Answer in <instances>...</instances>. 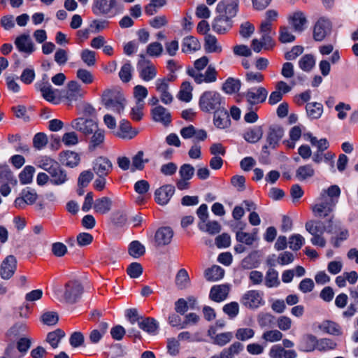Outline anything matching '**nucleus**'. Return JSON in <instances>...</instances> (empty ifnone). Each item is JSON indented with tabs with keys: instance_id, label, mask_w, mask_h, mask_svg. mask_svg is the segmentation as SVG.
<instances>
[{
	"instance_id": "1",
	"label": "nucleus",
	"mask_w": 358,
	"mask_h": 358,
	"mask_svg": "<svg viewBox=\"0 0 358 358\" xmlns=\"http://www.w3.org/2000/svg\"><path fill=\"white\" fill-rule=\"evenodd\" d=\"M199 106L204 113H215L225 106V100L216 91H205L199 98Z\"/></svg>"
},
{
	"instance_id": "2",
	"label": "nucleus",
	"mask_w": 358,
	"mask_h": 358,
	"mask_svg": "<svg viewBox=\"0 0 358 358\" xmlns=\"http://www.w3.org/2000/svg\"><path fill=\"white\" fill-rule=\"evenodd\" d=\"M60 301L67 303H75L81 297L83 293V287L77 280H71L65 283L62 290L55 291Z\"/></svg>"
},
{
	"instance_id": "3",
	"label": "nucleus",
	"mask_w": 358,
	"mask_h": 358,
	"mask_svg": "<svg viewBox=\"0 0 358 358\" xmlns=\"http://www.w3.org/2000/svg\"><path fill=\"white\" fill-rule=\"evenodd\" d=\"M103 101L106 108L121 114L126 106L124 94L120 91H108L103 96Z\"/></svg>"
},
{
	"instance_id": "4",
	"label": "nucleus",
	"mask_w": 358,
	"mask_h": 358,
	"mask_svg": "<svg viewBox=\"0 0 358 358\" xmlns=\"http://www.w3.org/2000/svg\"><path fill=\"white\" fill-rule=\"evenodd\" d=\"M38 166L48 172L55 179H66V173L57 162L48 156H43L38 160Z\"/></svg>"
},
{
	"instance_id": "5",
	"label": "nucleus",
	"mask_w": 358,
	"mask_h": 358,
	"mask_svg": "<svg viewBox=\"0 0 358 358\" xmlns=\"http://www.w3.org/2000/svg\"><path fill=\"white\" fill-rule=\"evenodd\" d=\"M318 199L319 203L312 207L313 212L316 217H325L333 211L337 201L332 198H328L326 191H322Z\"/></svg>"
},
{
	"instance_id": "6",
	"label": "nucleus",
	"mask_w": 358,
	"mask_h": 358,
	"mask_svg": "<svg viewBox=\"0 0 358 358\" xmlns=\"http://www.w3.org/2000/svg\"><path fill=\"white\" fill-rule=\"evenodd\" d=\"M241 303L250 309H257L264 305V293L258 290L247 291L241 297Z\"/></svg>"
},
{
	"instance_id": "7",
	"label": "nucleus",
	"mask_w": 358,
	"mask_h": 358,
	"mask_svg": "<svg viewBox=\"0 0 358 358\" xmlns=\"http://www.w3.org/2000/svg\"><path fill=\"white\" fill-rule=\"evenodd\" d=\"M267 96L268 91L264 87L250 88L244 94V96L251 108L255 105L264 103Z\"/></svg>"
},
{
	"instance_id": "8",
	"label": "nucleus",
	"mask_w": 358,
	"mask_h": 358,
	"mask_svg": "<svg viewBox=\"0 0 358 358\" xmlns=\"http://www.w3.org/2000/svg\"><path fill=\"white\" fill-rule=\"evenodd\" d=\"M331 23L325 17H320L317 20L313 27V38L316 41H323L331 31Z\"/></svg>"
},
{
	"instance_id": "9",
	"label": "nucleus",
	"mask_w": 358,
	"mask_h": 358,
	"mask_svg": "<svg viewBox=\"0 0 358 358\" xmlns=\"http://www.w3.org/2000/svg\"><path fill=\"white\" fill-rule=\"evenodd\" d=\"M143 59L138 62L137 68L140 78L144 81L148 82L153 80L157 73L155 66L149 60L144 59V56L141 55Z\"/></svg>"
},
{
	"instance_id": "10",
	"label": "nucleus",
	"mask_w": 358,
	"mask_h": 358,
	"mask_svg": "<svg viewBox=\"0 0 358 358\" xmlns=\"http://www.w3.org/2000/svg\"><path fill=\"white\" fill-rule=\"evenodd\" d=\"M169 83L168 78H158L155 81L156 90L159 94L161 101L165 105H169L173 101V96L169 92Z\"/></svg>"
},
{
	"instance_id": "11",
	"label": "nucleus",
	"mask_w": 358,
	"mask_h": 358,
	"mask_svg": "<svg viewBox=\"0 0 358 358\" xmlns=\"http://www.w3.org/2000/svg\"><path fill=\"white\" fill-rule=\"evenodd\" d=\"M71 127L85 136L91 135L98 127V124L92 119L78 117L71 122Z\"/></svg>"
},
{
	"instance_id": "12",
	"label": "nucleus",
	"mask_w": 358,
	"mask_h": 358,
	"mask_svg": "<svg viewBox=\"0 0 358 358\" xmlns=\"http://www.w3.org/2000/svg\"><path fill=\"white\" fill-rule=\"evenodd\" d=\"M238 10V0H221L217 5V14H222L229 17H234Z\"/></svg>"
},
{
	"instance_id": "13",
	"label": "nucleus",
	"mask_w": 358,
	"mask_h": 358,
	"mask_svg": "<svg viewBox=\"0 0 358 358\" xmlns=\"http://www.w3.org/2000/svg\"><path fill=\"white\" fill-rule=\"evenodd\" d=\"M92 169L98 177L103 178L111 172L113 165L108 159L99 157L93 162Z\"/></svg>"
},
{
	"instance_id": "14",
	"label": "nucleus",
	"mask_w": 358,
	"mask_h": 358,
	"mask_svg": "<svg viewBox=\"0 0 358 358\" xmlns=\"http://www.w3.org/2000/svg\"><path fill=\"white\" fill-rule=\"evenodd\" d=\"M283 136V129L278 125H271L268 128L266 142L268 145L263 147L264 150L271 148L275 149Z\"/></svg>"
},
{
	"instance_id": "15",
	"label": "nucleus",
	"mask_w": 358,
	"mask_h": 358,
	"mask_svg": "<svg viewBox=\"0 0 358 358\" xmlns=\"http://www.w3.org/2000/svg\"><path fill=\"white\" fill-rule=\"evenodd\" d=\"M233 25L232 18L222 14H217L215 17L212 27L217 34H224L228 31Z\"/></svg>"
},
{
	"instance_id": "16",
	"label": "nucleus",
	"mask_w": 358,
	"mask_h": 358,
	"mask_svg": "<svg viewBox=\"0 0 358 358\" xmlns=\"http://www.w3.org/2000/svg\"><path fill=\"white\" fill-rule=\"evenodd\" d=\"M292 87L288 85L285 81H278L275 86V90L272 92L268 97V103L275 105L280 102L285 94L289 92Z\"/></svg>"
},
{
	"instance_id": "17",
	"label": "nucleus",
	"mask_w": 358,
	"mask_h": 358,
	"mask_svg": "<svg viewBox=\"0 0 358 358\" xmlns=\"http://www.w3.org/2000/svg\"><path fill=\"white\" fill-rule=\"evenodd\" d=\"M15 45L20 52L28 55L32 54L36 50V47L28 34L17 36L15 40Z\"/></svg>"
},
{
	"instance_id": "18",
	"label": "nucleus",
	"mask_w": 358,
	"mask_h": 358,
	"mask_svg": "<svg viewBox=\"0 0 358 358\" xmlns=\"http://www.w3.org/2000/svg\"><path fill=\"white\" fill-rule=\"evenodd\" d=\"M217 73L215 66L210 64L208 66L204 73L202 71L194 73L192 78L196 84L211 83L217 80Z\"/></svg>"
},
{
	"instance_id": "19",
	"label": "nucleus",
	"mask_w": 358,
	"mask_h": 358,
	"mask_svg": "<svg viewBox=\"0 0 358 358\" xmlns=\"http://www.w3.org/2000/svg\"><path fill=\"white\" fill-rule=\"evenodd\" d=\"M17 267V260L13 255H9L3 261L0 274L2 278L10 279L14 274Z\"/></svg>"
},
{
	"instance_id": "20",
	"label": "nucleus",
	"mask_w": 358,
	"mask_h": 358,
	"mask_svg": "<svg viewBox=\"0 0 358 358\" xmlns=\"http://www.w3.org/2000/svg\"><path fill=\"white\" fill-rule=\"evenodd\" d=\"M36 88L41 92L43 97L49 102H54L56 99L57 90H54L48 82L43 78V80L36 84Z\"/></svg>"
},
{
	"instance_id": "21",
	"label": "nucleus",
	"mask_w": 358,
	"mask_h": 358,
	"mask_svg": "<svg viewBox=\"0 0 358 358\" xmlns=\"http://www.w3.org/2000/svg\"><path fill=\"white\" fill-rule=\"evenodd\" d=\"M175 192V188L171 185H166L161 187L155 191V201L159 205H166Z\"/></svg>"
},
{
	"instance_id": "22",
	"label": "nucleus",
	"mask_w": 358,
	"mask_h": 358,
	"mask_svg": "<svg viewBox=\"0 0 358 358\" xmlns=\"http://www.w3.org/2000/svg\"><path fill=\"white\" fill-rule=\"evenodd\" d=\"M173 231L169 227H160L155 235V240L158 246L169 245L173 238Z\"/></svg>"
},
{
	"instance_id": "23",
	"label": "nucleus",
	"mask_w": 358,
	"mask_h": 358,
	"mask_svg": "<svg viewBox=\"0 0 358 358\" xmlns=\"http://www.w3.org/2000/svg\"><path fill=\"white\" fill-rule=\"evenodd\" d=\"M152 119L155 122L168 125L171 122V115L169 111L162 106L158 105L151 110Z\"/></svg>"
},
{
	"instance_id": "24",
	"label": "nucleus",
	"mask_w": 358,
	"mask_h": 358,
	"mask_svg": "<svg viewBox=\"0 0 358 358\" xmlns=\"http://www.w3.org/2000/svg\"><path fill=\"white\" fill-rule=\"evenodd\" d=\"M115 6V0H94L92 10L96 15L108 14Z\"/></svg>"
},
{
	"instance_id": "25",
	"label": "nucleus",
	"mask_w": 358,
	"mask_h": 358,
	"mask_svg": "<svg viewBox=\"0 0 358 358\" xmlns=\"http://www.w3.org/2000/svg\"><path fill=\"white\" fill-rule=\"evenodd\" d=\"M213 113V123L217 128L225 129L230 126L231 120L225 106Z\"/></svg>"
},
{
	"instance_id": "26",
	"label": "nucleus",
	"mask_w": 358,
	"mask_h": 358,
	"mask_svg": "<svg viewBox=\"0 0 358 358\" xmlns=\"http://www.w3.org/2000/svg\"><path fill=\"white\" fill-rule=\"evenodd\" d=\"M59 160L63 165L73 168L78 165L80 157L76 152L66 150L59 153Z\"/></svg>"
},
{
	"instance_id": "27",
	"label": "nucleus",
	"mask_w": 358,
	"mask_h": 358,
	"mask_svg": "<svg viewBox=\"0 0 358 358\" xmlns=\"http://www.w3.org/2000/svg\"><path fill=\"white\" fill-rule=\"evenodd\" d=\"M85 94V92L78 82L72 80L67 85L65 97L70 101H77L82 98Z\"/></svg>"
},
{
	"instance_id": "28",
	"label": "nucleus",
	"mask_w": 358,
	"mask_h": 358,
	"mask_svg": "<svg viewBox=\"0 0 358 358\" xmlns=\"http://www.w3.org/2000/svg\"><path fill=\"white\" fill-rule=\"evenodd\" d=\"M141 320L138 322V327L140 329L147 332L149 334L155 335L158 333L159 325V322L153 317L141 318Z\"/></svg>"
},
{
	"instance_id": "29",
	"label": "nucleus",
	"mask_w": 358,
	"mask_h": 358,
	"mask_svg": "<svg viewBox=\"0 0 358 358\" xmlns=\"http://www.w3.org/2000/svg\"><path fill=\"white\" fill-rule=\"evenodd\" d=\"M317 339L313 334H306L300 339L299 350L303 352H313L317 349Z\"/></svg>"
},
{
	"instance_id": "30",
	"label": "nucleus",
	"mask_w": 358,
	"mask_h": 358,
	"mask_svg": "<svg viewBox=\"0 0 358 358\" xmlns=\"http://www.w3.org/2000/svg\"><path fill=\"white\" fill-rule=\"evenodd\" d=\"M138 131L131 127V123L127 120H122L120 124L117 136L124 139H131L135 137Z\"/></svg>"
},
{
	"instance_id": "31",
	"label": "nucleus",
	"mask_w": 358,
	"mask_h": 358,
	"mask_svg": "<svg viewBox=\"0 0 358 358\" xmlns=\"http://www.w3.org/2000/svg\"><path fill=\"white\" fill-rule=\"evenodd\" d=\"M229 287L225 285H215L210 292V298L214 301L220 302L224 301L229 293Z\"/></svg>"
},
{
	"instance_id": "32",
	"label": "nucleus",
	"mask_w": 358,
	"mask_h": 358,
	"mask_svg": "<svg viewBox=\"0 0 358 358\" xmlns=\"http://www.w3.org/2000/svg\"><path fill=\"white\" fill-rule=\"evenodd\" d=\"M289 21L294 30L301 32L304 29L307 22L305 15L301 11H296L289 17Z\"/></svg>"
},
{
	"instance_id": "33",
	"label": "nucleus",
	"mask_w": 358,
	"mask_h": 358,
	"mask_svg": "<svg viewBox=\"0 0 358 358\" xmlns=\"http://www.w3.org/2000/svg\"><path fill=\"white\" fill-rule=\"evenodd\" d=\"M204 49L208 53H220L222 50L221 45L218 43L216 37L208 34L205 37Z\"/></svg>"
},
{
	"instance_id": "34",
	"label": "nucleus",
	"mask_w": 358,
	"mask_h": 358,
	"mask_svg": "<svg viewBox=\"0 0 358 358\" xmlns=\"http://www.w3.org/2000/svg\"><path fill=\"white\" fill-rule=\"evenodd\" d=\"M104 139V131L97 127L93 132L89 141L88 150L92 152L95 150L96 148H100L103 145Z\"/></svg>"
},
{
	"instance_id": "35",
	"label": "nucleus",
	"mask_w": 358,
	"mask_h": 358,
	"mask_svg": "<svg viewBox=\"0 0 358 358\" xmlns=\"http://www.w3.org/2000/svg\"><path fill=\"white\" fill-rule=\"evenodd\" d=\"M263 129L261 126L248 129L243 134L244 139L250 143L258 142L262 137Z\"/></svg>"
},
{
	"instance_id": "36",
	"label": "nucleus",
	"mask_w": 358,
	"mask_h": 358,
	"mask_svg": "<svg viewBox=\"0 0 358 358\" xmlns=\"http://www.w3.org/2000/svg\"><path fill=\"white\" fill-rule=\"evenodd\" d=\"M319 329L324 333L334 336H339L342 334V329L340 325L330 320L322 322L320 324Z\"/></svg>"
},
{
	"instance_id": "37",
	"label": "nucleus",
	"mask_w": 358,
	"mask_h": 358,
	"mask_svg": "<svg viewBox=\"0 0 358 358\" xmlns=\"http://www.w3.org/2000/svg\"><path fill=\"white\" fill-rule=\"evenodd\" d=\"M307 115L312 120L319 119L323 113V106L318 102L308 103L306 106Z\"/></svg>"
},
{
	"instance_id": "38",
	"label": "nucleus",
	"mask_w": 358,
	"mask_h": 358,
	"mask_svg": "<svg viewBox=\"0 0 358 358\" xmlns=\"http://www.w3.org/2000/svg\"><path fill=\"white\" fill-rule=\"evenodd\" d=\"M112 201L108 197H102L96 199L94 203V210L96 213L103 215L110 210Z\"/></svg>"
},
{
	"instance_id": "39",
	"label": "nucleus",
	"mask_w": 358,
	"mask_h": 358,
	"mask_svg": "<svg viewBox=\"0 0 358 358\" xmlns=\"http://www.w3.org/2000/svg\"><path fill=\"white\" fill-rule=\"evenodd\" d=\"M224 275V270L217 265L208 268L204 271V276L208 281H217L222 279Z\"/></svg>"
},
{
	"instance_id": "40",
	"label": "nucleus",
	"mask_w": 358,
	"mask_h": 358,
	"mask_svg": "<svg viewBox=\"0 0 358 358\" xmlns=\"http://www.w3.org/2000/svg\"><path fill=\"white\" fill-rule=\"evenodd\" d=\"M201 48L199 40L194 36L184 38L182 44V51L185 53L195 52Z\"/></svg>"
},
{
	"instance_id": "41",
	"label": "nucleus",
	"mask_w": 358,
	"mask_h": 358,
	"mask_svg": "<svg viewBox=\"0 0 358 358\" xmlns=\"http://www.w3.org/2000/svg\"><path fill=\"white\" fill-rule=\"evenodd\" d=\"M244 348L243 345L236 341L233 343L229 347L223 349L221 352H222L223 358H233L234 356L238 355L243 351Z\"/></svg>"
},
{
	"instance_id": "42",
	"label": "nucleus",
	"mask_w": 358,
	"mask_h": 358,
	"mask_svg": "<svg viewBox=\"0 0 358 358\" xmlns=\"http://www.w3.org/2000/svg\"><path fill=\"white\" fill-rule=\"evenodd\" d=\"M190 279L187 271L185 268L180 269L176 276V285L179 289H184L189 287Z\"/></svg>"
},
{
	"instance_id": "43",
	"label": "nucleus",
	"mask_w": 358,
	"mask_h": 358,
	"mask_svg": "<svg viewBox=\"0 0 358 358\" xmlns=\"http://www.w3.org/2000/svg\"><path fill=\"white\" fill-rule=\"evenodd\" d=\"M305 228L312 236L323 234L325 232L322 221L309 220L306 223Z\"/></svg>"
},
{
	"instance_id": "44",
	"label": "nucleus",
	"mask_w": 358,
	"mask_h": 358,
	"mask_svg": "<svg viewBox=\"0 0 358 358\" xmlns=\"http://www.w3.org/2000/svg\"><path fill=\"white\" fill-rule=\"evenodd\" d=\"M64 336V331L61 329H57L56 330L48 334L46 341L51 345L52 348H57L60 341Z\"/></svg>"
},
{
	"instance_id": "45",
	"label": "nucleus",
	"mask_w": 358,
	"mask_h": 358,
	"mask_svg": "<svg viewBox=\"0 0 358 358\" xmlns=\"http://www.w3.org/2000/svg\"><path fill=\"white\" fill-rule=\"evenodd\" d=\"M336 233V234L331 238L330 242L334 248H339L341 243L348 238L349 232L347 229L339 227Z\"/></svg>"
},
{
	"instance_id": "46",
	"label": "nucleus",
	"mask_w": 358,
	"mask_h": 358,
	"mask_svg": "<svg viewBox=\"0 0 358 358\" xmlns=\"http://www.w3.org/2000/svg\"><path fill=\"white\" fill-rule=\"evenodd\" d=\"M144 152L138 151L133 157L131 160V171H141L143 169L145 164L148 162V159H144Z\"/></svg>"
},
{
	"instance_id": "47",
	"label": "nucleus",
	"mask_w": 358,
	"mask_h": 358,
	"mask_svg": "<svg viewBox=\"0 0 358 358\" xmlns=\"http://www.w3.org/2000/svg\"><path fill=\"white\" fill-rule=\"evenodd\" d=\"M209 59L206 56H203L195 60L194 67L187 69V74L192 77L194 73H198L202 71L206 67H208Z\"/></svg>"
},
{
	"instance_id": "48",
	"label": "nucleus",
	"mask_w": 358,
	"mask_h": 358,
	"mask_svg": "<svg viewBox=\"0 0 358 358\" xmlns=\"http://www.w3.org/2000/svg\"><path fill=\"white\" fill-rule=\"evenodd\" d=\"M128 252L134 258H139L145 253V248L138 241H133L129 245Z\"/></svg>"
},
{
	"instance_id": "49",
	"label": "nucleus",
	"mask_w": 358,
	"mask_h": 358,
	"mask_svg": "<svg viewBox=\"0 0 358 358\" xmlns=\"http://www.w3.org/2000/svg\"><path fill=\"white\" fill-rule=\"evenodd\" d=\"M192 87L189 82H183L181 85L180 90L178 94V98L185 102H189L192 98Z\"/></svg>"
},
{
	"instance_id": "50",
	"label": "nucleus",
	"mask_w": 358,
	"mask_h": 358,
	"mask_svg": "<svg viewBox=\"0 0 358 358\" xmlns=\"http://www.w3.org/2000/svg\"><path fill=\"white\" fill-rule=\"evenodd\" d=\"M280 285L278 273L274 268H269L265 277V285L267 287H278Z\"/></svg>"
},
{
	"instance_id": "51",
	"label": "nucleus",
	"mask_w": 358,
	"mask_h": 358,
	"mask_svg": "<svg viewBox=\"0 0 358 358\" xmlns=\"http://www.w3.org/2000/svg\"><path fill=\"white\" fill-rule=\"evenodd\" d=\"M241 84L239 80L232 78H229L222 85V90L227 94H233L238 92L240 89Z\"/></svg>"
},
{
	"instance_id": "52",
	"label": "nucleus",
	"mask_w": 358,
	"mask_h": 358,
	"mask_svg": "<svg viewBox=\"0 0 358 358\" xmlns=\"http://www.w3.org/2000/svg\"><path fill=\"white\" fill-rule=\"evenodd\" d=\"M148 91L147 88L143 85H138L134 87L133 95L136 100V103L145 104L144 99L147 97Z\"/></svg>"
},
{
	"instance_id": "53",
	"label": "nucleus",
	"mask_w": 358,
	"mask_h": 358,
	"mask_svg": "<svg viewBox=\"0 0 358 358\" xmlns=\"http://www.w3.org/2000/svg\"><path fill=\"white\" fill-rule=\"evenodd\" d=\"M82 61L89 67L93 66L96 62V52L89 49H85L80 52Z\"/></svg>"
},
{
	"instance_id": "54",
	"label": "nucleus",
	"mask_w": 358,
	"mask_h": 358,
	"mask_svg": "<svg viewBox=\"0 0 358 358\" xmlns=\"http://www.w3.org/2000/svg\"><path fill=\"white\" fill-rule=\"evenodd\" d=\"M132 66L130 62H127L121 67L119 72V77L123 83H128L131 80L132 77Z\"/></svg>"
},
{
	"instance_id": "55",
	"label": "nucleus",
	"mask_w": 358,
	"mask_h": 358,
	"mask_svg": "<svg viewBox=\"0 0 358 358\" xmlns=\"http://www.w3.org/2000/svg\"><path fill=\"white\" fill-rule=\"evenodd\" d=\"M27 331V327L24 323H16L14 324L7 333L8 336L13 337V338H17L24 334Z\"/></svg>"
},
{
	"instance_id": "56",
	"label": "nucleus",
	"mask_w": 358,
	"mask_h": 358,
	"mask_svg": "<svg viewBox=\"0 0 358 358\" xmlns=\"http://www.w3.org/2000/svg\"><path fill=\"white\" fill-rule=\"evenodd\" d=\"M315 170L310 164L301 166L296 170V176L301 179H306L314 176Z\"/></svg>"
},
{
	"instance_id": "57",
	"label": "nucleus",
	"mask_w": 358,
	"mask_h": 358,
	"mask_svg": "<svg viewBox=\"0 0 358 358\" xmlns=\"http://www.w3.org/2000/svg\"><path fill=\"white\" fill-rule=\"evenodd\" d=\"M282 333L277 329L264 331L262 336V339L271 343L279 341L282 340Z\"/></svg>"
},
{
	"instance_id": "58",
	"label": "nucleus",
	"mask_w": 358,
	"mask_h": 358,
	"mask_svg": "<svg viewBox=\"0 0 358 358\" xmlns=\"http://www.w3.org/2000/svg\"><path fill=\"white\" fill-rule=\"evenodd\" d=\"M255 336V331L248 327L239 328L236 331L235 336L237 340L245 341L253 338Z\"/></svg>"
},
{
	"instance_id": "59",
	"label": "nucleus",
	"mask_w": 358,
	"mask_h": 358,
	"mask_svg": "<svg viewBox=\"0 0 358 358\" xmlns=\"http://www.w3.org/2000/svg\"><path fill=\"white\" fill-rule=\"evenodd\" d=\"M233 338L232 332H224L218 334L213 337V343L219 346H224L229 343Z\"/></svg>"
},
{
	"instance_id": "60",
	"label": "nucleus",
	"mask_w": 358,
	"mask_h": 358,
	"mask_svg": "<svg viewBox=\"0 0 358 358\" xmlns=\"http://www.w3.org/2000/svg\"><path fill=\"white\" fill-rule=\"evenodd\" d=\"M315 59L311 55H303L299 61V67L304 71H309L315 65Z\"/></svg>"
},
{
	"instance_id": "61",
	"label": "nucleus",
	"mask_w": 358,
	"mask_h": 358,
	"mask_svg": "<svg viewBox=\"0 0 358 358\" xmlns=\"http://www.w3.org/2000/svg\"><path fill=\"white\" fill-rule=\"evenodd\" d=\"M48 140L46 134L42 132L37 133L33 138V146L36 150L43 149L48 144Z\"/></svg>"
},
{
	"instance_id": "62",
	"label": "nucleus",
	"mask_w": 358,
	"mask_h": 358,
	"mask_svg": "<svg viewBox=\"0 0 358 358\" xmlns=\"http://www.w3.org/2000/svg\"><path fill=\"white\" fill-rule=\"evenodd\" d=\"M163 46L159 42H152L150 43L146 48V52L150 57H158L162 55L163 52Z\"/></svg>"
},
{
	"instance_id": "63",
	"label": "nucleus",
	"mask_w": 358,
	"mask_h": 358,
	"mask_svg": "<svg viewBox=\"0 0 358 358\" xmlns=\"http://www.w3.org/2000/svg\"><path fill=\"white\" fill-rule=\"evenodd\" d=\"M304 242L305 239L301 235L294 234L289 237L288 243L290 249L297 251L302 247Z\"/></svg>"
},
{
	"instance_id": "64",
	"label": "nucleus",
	"mask_w": 358,
	"mask_h": 358,
	"mask_svg": "<svg viewBox=\"0 0 358 358\" xmlns=\"http://www.w3.org/2000/svg\"><path fill=\"white\" fill-rule=\"evenodd\" d=\"M336 343L329 338H322L317 340V350L319 351H328L335 349Z\"/></svg>"
}]
</instances>
